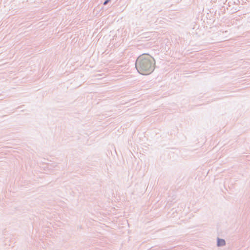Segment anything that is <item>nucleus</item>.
Returning a JSON list of instances; mask_svg holds the SVG:
<instances>
[{
    "label": "nucleus",
    "instance_id": "obj_1",
    "mask_svg": "<svg viewBox=\"0 0 250 250\" xmlns=\"http://www.w3.org/2000/svg\"><path fill=\"white\" fill-rule=\"evenodd\" d=\"M155 66L154 58L148 54H143L139 56L136 62V67L138 71L142 75H148L151 73Z\"/></svg>",
    "mask_w": 250,
    "mask_h": 250
},
{
    "label": "nucleus",
    "instance_id": "obj_2",
    "mask_svg": "<svg viewBox=\"0 0 250 250\" xmlns=\"http://www.w3.org/2000/svg\"><path fill=\"white\" fill-rule=\"evenodd\" d=\"M218 246H222L225 245V241L223 239H219L218 240Z\"/></svg>",
    "mask_w": 250,
    "mask_h": 250
},
{
    "label": "nucleus",
    "instance_id": "obj_3",
    "mask_svg": "<svg viewBox=\"0 0 250 250\" xmlns=\"http://www.w3.org/2000/svg\"><path fill=\"white\" fill-rule=\"evenodd\" d=\"M109 1V0H106V1H104V4L105 5L107 3V2Z\"/></svg>",
    "mask_w": 250,
    "mask_h": 250
}]
</instances>
